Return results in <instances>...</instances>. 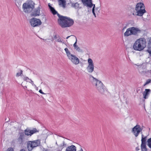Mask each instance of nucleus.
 <instances>
[{
    "label": "nucleus",
    "mask_w": 151,
    "mask_h": 151,
    "mask_svg": "<svg viewBox=\"0 0 151 151\" xmlns=\"http://www.w3.org/2000/svg\"><path fill=\"white\" fill-rule=\"evenodd\" d=\"M92 12L93 14V15H94L95 17H96V14L95 13V10L92 9Z\"/></svg>",
    "instance_id": "nucleus-38"
},
{
    "label": "nucleus",
    "mask_w": 151,
    "mask_h": 151,
    "mask_svg": "<svg viewBox=\"0 0 151 151\" xmlns=\"http://www.w3.org/2000/svg\"><path fill=\"white\" fill-rule=\"evenodd\" d=\"M60 147H62V148H63L64 147V146H63V144H61L60 146Z\"/></svg>",
    "instance_id": "nucleus-44"
},
{
    "label": "nucleus",
    "mask_w": 151,
    "mask_h": 151,
    "mask_svg": "<svg viewBox=\"0 0 151 151\" xmlns=\"http://www.w3.org/2000/svg\"><path fill=\"white\" fill-rule=\"evenodd\" d=\"M58 39L57 40V41L59 42H62V40L60 38V37L58 35Z\"/></svg>",
    "instance_id": "nucleus-32"
},
{
    "label": "nucleus",
    "mask_w": 151,
    "mask_h": 151,
    "mask_svg": "<svg viewBox=\"0 0 151 151\" xmlns=\"http://www.w3.org/2000/svg\"><path fill=\"white\" fill-rule=\"evenodd\" d=\"M96 88L99 92L101 94H104V92L107 91L105 86L101 82L99 83Z\"/></svg>",
    "instance_id": "nucleus-7"
},
{
    "label": "nucleus",
    "mask_w": 151,
    "mask_h": 151,
    "mask_svg": "<svg viewBox=\"0 0 151 151\" xmlns=\"http://www.w3.org/2000/svg\"><path fill=\"white\" fill-rule=\"evenodd\" d=\"M34 3L32 1H30L27 3H24L23 5V9L25 13H30L34 8Z\"/></svg>",
    "instance_id": "nucleus-4"
},
{
    "label": "nucleus",
    "mask_w": 151,
    "mask_h": 151,
    "mask_svg": "<svg viewBox=\"0 0 151 151\" xmlns=\"http://www.w3.org/2000/svg\"><path fill=\"white\" fill-rule=\"evenodd\" d=\"M136 11V12L135 14L134 13H133L132 14L141 17L146 12V11L145 9H142L141 10L140 9V10Z\"/></svg>",
    "instance_id": "nucleus-13"
},
{
    "label": "nucleus",
    "mask_w": 151,
    "mask_h": 151,
    "mask_svg": "<svg viewBox=\"0 0 151 151\" xmlns=\"http://www.w3.org/2000/svg\"><path fill=\"white\" fill-rule=\"evenodd\" d=\"M147 47L149 49H150L151 48V38H150L149 39Z\"/></svg>",
    "instance_id": "nucleus-29"
},
{
    "label": "nucleus",
    "mask_w": 151,
    "mask_h": 151,
    "mask_svg": "<svg viewBox=\"0 0 151 151\" xmlns=\"http://www.w3.org/2000/svg\"><path fill=\"white\" fill-rule=\"evenodd\" d=\"M146 51L149 53L150 56H151V51H150L149 49H148Z\"/></svg>",
    "instance_id": "nucleus-39"
},
{
    "label": "nucleus",
    "mask_w": 151,
    "mask_h": 151,
    "mask_svg": "<svg viewBox=\"0 0 151 151\" xmlns=\"http://www.w3.org/2000/svg\"><path fill=\"white\" fill-rule=\"evenodd\" d=\"M147 42L144 38H140L136 40L133 45L134 50L141 51L146 47Z\"/></svg>",
    "instance_id": "nucleus-2"
},
{
    "label": "nucleus",
    "mask_w": 151,
    "mask_h": 151,
    "mask_svg": "<svg viewBox=\"0 0 151 151\" xmlns=\"http://www.w3.org/2000/svg\"><path fill=\"white\" fill-rule=\"evenodd\" d=\"M67 145L65 143L64 141H63V146H64V147H65Z\"/></svg>",
    "instance_id": "nucleus-40"
},
{
    "label": "nucleus",
    "mask_w": 151,
    "mask_h": 151,
    "mask_svg": "<svg viewBox=\"0 0 151 151\" xmlns=\"http://www.w3.org/2000/svg\"><path fill=\"white\" fill-rule=\"evenodd\" d=\"M151 90L150 89H146L143 93V98L145 99L148 98V96Z\"/></svg>",
    "instance_id": "nucleus-17"
},
{
    "label": "nucleus",
    "mask_w": 151,
    "mask_h": 151,
    "mask_svg": "<svg viewBox=\"0 0 151 151\" xmlns=\"http://www.w3.org/2000/svg\"><path fill=\"white\" fill-rule=\"evenodd\" d=\"M92 12L93 14V15H94L95 17H96V14L95 13V10L92 9Z\"/></svg>",
    "instance_id": "nucleus-37"
},
{
    "label": "nucleus",
    "mask_w": 151,
    "mask_h": 151,
    "mask_svg": "<svg viewBox=\"0 0 151 151\" xmlns=\"http://www.w3.org/2000/svg\"><path fill=\"white\" fill-rule=\"evenodd\" d=\"M126 28V27H124V29H123L122 30L124 29H125V28Z\"/></svg>",
    "instance_id": "nucleus-48"
},
{
    "label": "nucleus",
    "mask_w": 151,
    "mask_h": 151,
    "mask_svg": "<svg viewBox=\"0 0 151 151\" xmlns=\"http://www.w3.org/2000/svg\"><path fill=\"white\" fill-rule=\"evenodd\" d=\"M56 145H57V142H56Z\"/></svg>",
    "instance_id": "nucleus-52"
},
{
    "label": "nucleus",
    "mask_w": 151,
    "mask_h": 151,
    "mask_svg": "<svg viewBox=\"0 0 151 151\" xmlns=\"http://www.w3.org/2000/svg\"><path fill=\"white\" fill-rule=\"evenodd\" d=\"M151 82V80L150 79H148V80H147L146 81V84H148L149 83H150Z\"/></svg>",
    "instance_id": "nucleus-35"
},
{
    "label": "nucleus",
    "mask_w": 151,
    "mask_h": 151,
    "mask_svg": "<svg viewBox=\"0 0 151 151\" xmlns=\"http://www.w3.org/2000/svg\"><path fill=\"white\" fill-rule=\"evenodd\" d=\"M71 6L75 8L76 9H78L79 8V4L77 2L75 3H72L71 4Z\"/></svg>",
    "instance_id": "nucleus-24"
},
{
    "label": "nucleus",
    "mask_w": 151,
    "mask_h": 151,
    "mask_svg": "<svg viewBox=\"0 0 151 151\" xmlns=\"http://www.w3.org/2000/svg\"><path fill=\"white\" fill-rule=\"evenodd\" d=\"M59 5H62L63 8L65 7L66 5V1L64 0H58Z\"/></svg>",
    "instance_id": "nucleus-23"
},
{
    "label": "nucleus",
    "mask_w": 151,
    "mask_h": 151,
    "mask_svg": "<svg viewBox=\"0 0 151 151\" xmlns=\"http://www.w3.org/2000/svg\"><path fill=\"white\" fill-rule=\"evenodd\" d=\"M27 82L31 83L33 86H35L36 87V85L32 81L31 79H30V80L29 81H27Z\"/></svg>",
    "instance_id": "nucleus-34"
},
{
    "label": "nucleus",
    "mask_w": 151,
    "mask_h": 151,
    "mask_svg": "<svg viewBox=\"0 0 151 151\" xmlns=\"http://www.w3.org/2000/svg\"><path fill=\"white\" fill-rule=\"evenodd\" d=\"M58 14L59 17L58 20V22L62 28L69 27L73 25L74 22L73 19L60 14Z\"/></svg>",
    "instance_id": "nucleus-1"
},
{
    "label": "nucleus",
    "mask_w": 151,
    "mask_h": 151,
    "mask_svg": "<svg viewBox=\"0 0 151 151\" xmlns=\"http://www.w3.org/2000/svg\"><path fill=\"white\" fill-rule=\"evenodd\" d=\"M32 142L34 148L39 146L40 145V139L32 141Z\"/></svg>",
    "instance_id": "nucleus-16"
},
{
    "label": "nucleus",
    "mask_w": 151,
    "mask_h": 151,
    "mask_svg": "<svg viewBox=\"0 0 151 151\" xmlns=\"http://www.w3.org/2000/svg\"><path fill=\"white\" fill-rule=\"evenodd\" d=\"M40 8L39 7L36 9L35 12L34 13L32 14L31 15L32 16L36 17L39 16L40 14Z\"/></svg>",
    "instance_id": "nucleus-21"
},
{
    "label": "nucleus",
    "mask_w": 151,
    "mask_h": 151,
    "mask_svg": "<svg viewBox=\"0 0 151 151\" xmlns=\"http://www.w3.org/2000/svg\"><path fill=\"white\" fill-rule=\"evenodd\" d=\"M89 77L91 82L93 84H95L96 86L98 85V84L99 82H101L97 79L94 78L92 75H90Z\"/></svg>",
    "instance_id": "nucleus-12"
},
{
    "label": "nucleus",
    "mask_w": 151,
    "mask_h": 151,
    "mask_svg": "<svg viewBox=\"0 0 151 151\" xmlns=\"http://www.w3.org/2000/svg\"><path fill=\"white\" fill-rule=\"evenodd\" d=\"M39 92L40 93L42 94H45L44 93L42 92V91L41 89L40 90Z\"/></svg>",
    "instance_id": "nucleus-41"
},
{
    "label": "nucleus",
    "mask_w": 151,
    "mask_h": 151,
    "mask_svg": "<svg viewBox=\"0 0 151 151\" xmlns=\"http://www.w3.org/2000/svg\"><path fill=\"white\" fill-rule=\"evenodd\" d=\"M54 38L55 39L57 38H58V36L57 35H55L54 36Z\"/></svg>",
    "instance_id": "nucleus-43"
},
{
    "label": "nucleus",
    "mask_w": 151,
    "mask_h": 151,
    "mask_svg": "<svg viewBox=\"0 0 151 151\" xmlns=\"http://www.w3.org/2000/svg\"><path fill=\"white\" fill-rule=\"evenodd\" d=\"M141 134H142V132H141Z\"/></svg>",
    "instance_id": "nucleus-51"
},
{
    "label": "nucleus",
    "mask_w": 151,
    "mask_h": 151,
    "mask_svg": "<svg viewBox=\"0 0 151 151\" xmlns=\"http://www.w3.org/2000/svg\"><path fill=\"white\" fill-rule=\"evenodd\" d=\"M77 38L76 37V41L73 44V47L74 49L78 52H83V50L81 49L80 47H79L77 45Z\"/></svg>",
    "instance_id": "nucleus-20"
},
{
    "label": "nucleus",
    "mask_w": 151,
    "mask_h": 151,
    "mask_svg": "<svg viewBox=\"0 0 151 151\" xmlns=\"http://www.w3.org/2000/svg\"><path fill=\"white\" fill-rule=\"evenodd\" d=\"M143 137H144V135H143V134H142V137L144 138Z\"/></svg>",
    "instance_id": "nucleus-47"
},
{
    "label": "nucleus",
    "mask_w": 151,
    "mask_h": 151,
    "mask_svg": "<svg viewBox=\"0 0 151 151\" xmlns=\"http://www.w3.org/2000/svg\"><path fill=\"white\" fill-rule=\"evenodd\" d=\"M139 150V147H137L136 148V151H138Z\"/></svg>",
    "instance_id": "nucleus-42"
},
{
    "label": "nucleus",
    "mask_w": 151,
    "mask_h": 151,
    "mask_svg": "<svg viewBox=\"0 0 151 151\" xmlns=\"http://www.w3.org/2000/svg\"><path fill=\"white\" fill-rule=\"evenodd\" d=\"M71 36H71H68L67 37H66V39H68V38H69L70 37V36Z\"/></svg>",
    "instance_id": "nucleus-45"
},
{
    "label": "nucleus",
    "mask_w": 151,
    "mask_h": 151,
    "mask_svg": "<svg viewBox=\"0 0 151 151\" xmlns=\"http://www.w3.org/2000/svg\"><path fill=\"white\" fill-rule=\"evenodd\" d=\"M147 142V145L150 148H151V138L148 139Z\"/></svg>",
    "instance_id": "nucleus-28"
},
{
    "label": "nucleus",
    "mask_w": 151,
    "mask_h": 151,
    "mask_svg": "<svg viewBox=\"0 0 151 151\" xmlns=\"http://www.w3.org/2000/svg\"><path fill=\"white\" fill-rule=\"evenodd\" d=\"M68 58L75 65H78L79 63V59L74 55H71Z\"/></svg>",
    "instance_id": "nucleus-11"
},
{
    "label": "nucleus",
    "mask_w": 151,
    "mask_h": 151,
    "mask_svg": "<svg viewBox=\"0 0 151 151\" xmlns=\"http://www.w3.org/2000/svg\"><path fill=\"white\" fill-rule=\"evenodd\" d=\"M20 72L17 73L16 75V76L17 77H18L20 76H21V75L22 74L23 71L22 70H20Z\"/></svg>",
    "instance_id": "nucleus-30"
},
{
    "label": "nucleus",
    "mask_w": 151,
    "mask_h": 151,
    "mask_svg": "<svg viewBox=\"0 0 151 151\" xmlns=\"http://www.w3.org/2000/svg\"><path fill=\"white\" fill-rule=\"evenodd\" d=\"M141 32V30L139 28L134 27H130L127 29L126 31L124 34V36L125 37H128L133 35L137 36Z\"/></svg>",
    "instance_id": "nucleus-3"
},
{
    "label": "nucleus",
    "mask_w": 151,
    "mask_h": 151,
    "mask_svg": "<svg viewBox=\"0 0 151 151\" xmlns=\"http://www.w3.org/2000/svg\"><path fill=\"white\" fill-rule=\"evenodd\" d=\"M65 50L66 52L67 56L68 57V58H69V57L70 56V55H71L72 54H70V52L68 50L67 48H65Z\"/></svg>",
    "instance_id": "nucleus-26"
},
{
    "label": "nucleus",
    "mask_w": 151,
    "mask_h": 151,
    "mask_svg": "<svg viewBox=\"0 0 151 151\" xmlns=\"http://www.w3.org/2000/svg\"><path fill=\"white\" fill-rule=\"evenodd\" d=\"M43 151H47V150H45Z\"/></svg>",
    "instance_id": "nucleus-50"
},
{
    "label": "nucleus",
    "mask_w": 151,
    "mask_h": 151,
    "mask_svg": "<svg viewBox=\"0 0 151 151\" xmlns=\"http://www.w3.org/2000/svg\"><path fill=\"white\" fill-rule=\"evenodd\" d=\"M24 81H29L30 80V79L27 77H24Z\"/></svg>",
    "instance_id": "nucleus-36"
},
{
    "label": "nucleus",
    "mask_w": 151,
    "mask_h": 151,
    "mask_svg": "<svg viewBox=\"0 0 151 151\" xmlns=\"http://www.w3.org/2000/svg\"><path fill=\"white\" fill-rule=\"evenodd\" d=\"M141 151H147L146 148V145L141 144Z\"/></svg>",
    "instance_id": "nucleus-25"
},
{
    "label": "nucleus",
    "mask_w": 151,
    "mask_h": 151,
    "mask_svg": "<svg viewBox=\"0 0 151 151\" xmlns=\"http://www.w3.org/2000/svg\"><path fill=\"white\" fill-rule=\"evenodd\" d=\"M38 132L39 131L37 130L35 128H34L32 130H30L29 128H27L24 130V134H25V136L27 135L31 136L34 134Z\"/></svg>",
    "instance_id": "nucleus-9"
},
{
    "label": "nucleus",
    "mask_w": 151,
    "mask_h": 151,
    "mask_svg": "<svg viewBox=\"0 0 151 151\" xmlns=\"http://www.w3.org/2000/svg\"><path fill=\"white\" fill-rule=\"evenodd\" d=\"M27 147L29 151H31L34 148L32 141H28L27 143Z\"/></svg>",
    "instance_id": "nucleus-18"
},
{
    "label": "nucleus",
    "mask_w": 151,
    "mask_h": 151,
    "mask_svg": "<svg viewBox=\"0 0 151 151\" xmlns=\"http://www.w3.org/2000/svg\"><path fill=\"white\" fill-rule=\"evenodd\" d=\"M29 22L31 26L33 27L38 26L42 24L41 20L36 18H32L30 20Z\"/></svg>",
    "instance_id": "nucleus-6"
},
{
    "label": "nucleus",
    "mask_w": 151,
    "mask_h": 151,
    "mask_svg": "<svg viewBox=\"0 0 151 151\" xmlns=\"http://www.w3.org/2000/svg\"><path fill=\"white\" fill-rule=\"evenodd\" d=\"M142 129L139 125H137L132 129V132L136 137H137L140 132H142Z\"/></svg>",
    "instance_id": "nucleus-8"
},
{
    "label": "nucleus",
    "mask_w": 151,
    "mask_h": 151,
    "mask_svg": "<svg viewBox=\"0 0 151 151\" xmlns=\"http://www.w3.org/2000/svg\"><path fill=\"white\" fill-rule=\"evenodd\" d=\"M18 136L17 139V142L19 144H22L24 141L25 134L23 132H19Z\"/></svg>",
    "instance_id": "nucleus-10"
},
{
    "label": "nucleus",
    "mask_w": 151,
    "mask_h": 151,
    "mask_svg": "<svg viewBox=\"0 0 151 151\" xmlns=\"http://www.w3.org/2000/svg\"><path fill=\"white\" fill-rule=\"evenodd\" d=\"M92 6H93L92 9L95 10V4H93L92 1H91V6H88V7L89 8H91V7H92Z\"/></svg>",
    "instance_id": "nucleus-33"
},
{
    "label": "nucleus",
    "mask_w": 151,
    "mask_h": 151,
    "mask_svg": "<svg viewBox=\"0 0 151 151\" xmlns=\"http://www.w3.org/2000/svg\"><path fill=\"white\" fill-rule=\"evenodd\" d=\"M144 4L142 3H139L137 4L136 5L135 9L136 11L145 9Z\"/></svg>",
    "instance_id": "nucleus-14"
},
{
    "label": "nucleus",
    "mask_w": 151,
    "mask_h": 151,
    "mask_svg": "<svg viewBox=\"0 0 151 151\" xmlns=\"http://www.w3.org/2000/svg\"><path fill=\"white\" fill-rule=\"evenodd\" d=\"M88 65L86 69L89 73H92L94 70V65L92 60L91 58H88Z\"/></svg>",
    "instance_id": "nucleus-5"
},
{
    "label": "nucleus",
    "mask_w": 151,
    "mask_h": 151,
    "mask_svg": "<svg viewBox=\"0 0 151 151\" xmlns=\"http://www.w3.org/2000/svg\"><path fill=\"white\" fill-rule=\"evenodd\" d=\"M147 137H145L144 138H142L141 139V144L146 145V140Z\"/></svg>",
    "instance_id": "nucleus-27"
},
{
    "label": "nucleus",
    "mask_w": 151,
    "mask_h": 151,
    "mask_svg": "<svg viewBox=\"0 0 151 151\" xmlns=\"http://www.w3.org/2000/svg\"><path fill=\"white\" fill-rule=\"evenodd\" d=\"M96 12L97 14H99V12L100 10V9L99 7H97L96 8Z\"/></svg>",
    "instance_id": "nucleus-31"
},
{
    "label": "nucleus",
    "mask_w": 151,
    "mask_h": 151,
    "mask_svg": "<svg viewBox=\"0 0 151 151\" xmlns=\"http://www.w3.org/2000/svg\"><path fill=\"white\" fill-rule=\"evenodd\" d=\"M147 84H146V83H145V84L144 85V86H145Z\"/></svg>",
    "instance_id": "nucleus-49"
},
{
    "label": "nucleus",
    "mask_w": 151,
    "mask_h": 151,
    "mask_svg": "<svg viewBox=\"0 0 151 151\" xmlns=\"http://www.w3.org/2000/svg\"><path fill=\"white\" fill-rule=\"evenodd\" d=\"M83 4L87 7L91 6L92 0H81Z\"/></svg>",
    "instance_id": "nucleus-15"
},
{
    "label": "nucleus",
    "mask_w": 151,
    "mask_h": 151,
    "mask_svg": "<svg viewBox=\"0 0 151 151\" xmlns=\"http://www.w3.org/2000/svg\"><path fill=\"white\" fill-rule=\"evenodd\" d=\"M54 40V39H52V40Z\"/></svg>",
    "instance_id": "nucleus-54"
},
{
    "label": "nucleus",
    "mask_w": 151,
    "mask_h": 151,
    "mask_svg": "<svg viewBox=\"0 0 151 151\" xmlns=\"http://www.w3.org/2000/svg\"><path fill=\"white\" fill-rule=\"evenodd\" d=\"M25 87L26 88H27V87H26V86H25Z\"/></svg>",
    "instance_id": "nucleus-53"
},
{
    "label": "nucleus",
    "mask_w": 151,
    "mask_h": 151,
    "mask_svg": "<svg viewBox=\"0 0 151 151\" xmlns=\"http://www.w3.org/2000/svg\"><path fill=\"white\" fill-rule=\"evenodd\" d=\"M50 4H48V6L50 9V11L52 12V13L53 15H55L56 14H57V15L58 16V14H59L55 10V9L53 7H52L50 6Z\"/></svg>",
    "instance_id": "nucleus-22"
},
{
    "label": "nucleus",
    "mask_w": 151,
    "mask_h": 151,
    "mask_svg": "<svg viewBox=\"0 0 151 151\" xmlns=\"http://www.w3.org/2000/svg\"><path fill=\"white\" fill-rule=\"evenodd\" d=\"M65 151H76V147L74 145H71L68 147Z\"/></svg>",
    "instance_id": "nucleus-19"
},
{
    "label": "nucleus",
    "mask_w": 151,
    "mask_h": 151,
    "mask_svg": "<svg viewBox=\"0 0 151 151\" xmlns=\"http://www.w3.org/2000/svg\"><path fill=\"white\" fill-rule=\"evenodd\" d=\"M79 151H83V150L81 148V149L79 150Z\"/></svg>",
    "instance_id": "nucleus-46"
}]
</instances>
